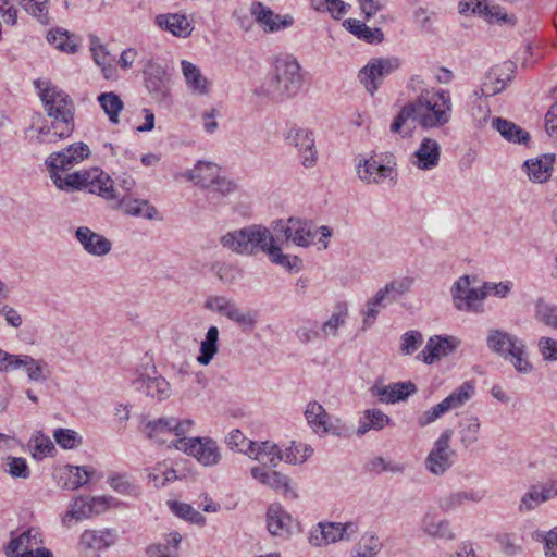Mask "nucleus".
<instances>
[{
    "mask_svg": "<svg viewBox=\"0 0 557 557\" xmlns=\"http://www.w3.org/2000/svg\"><path fill=\"white\" fill-rule=\"evenodd\" d=\"M293 518L282 507V505L274 503L268 507L267 510V528L268 531L274 536H286L292 532Z\"/></svg>",
    "mask_w": 557,
    "mask_h": 557,
    "instance_id": "obj_24",
    "label": "nucleus"
},
{
    "mask_svg": "<svg viewBox=\"0 0 557 557\" xmlns=\"http://www.w3.org/2000/svg\"><path fill=\"white\" fill-rule=\"evenodd\" d=\"M248 451L250 457L259 461L264 467H277L282 461V451L277 445L269 441L259 444L249 442Z\"/></svg>",
    "mask_w": 557,
    "mask_h": 557,
    "instance_id": "obj_29",
    "label": "nucleus"
},
{
    "mask_svg": "<svg viewBox=\"0 0 557 557\" xmlns=\"http://www.w3.org/2000/svg\"><path fill=\"white\" fill-rule=\"evenodd\" d=\"M75 239L88 255L94 257H103L112 249V243L106 236L94 232L88 226L77 227Z\"/></svg>",
    "mask_w": 557,
    "mask_h": 557,
    "instance_id": "obj_16",
    "label": "nucleus"
},
{
    "mask_svg": "<svg viewBox=\"0 0 557 557\" xmlns=\"http://www.w3.org/2000/svg\"><path fill=\"white\" fill-rule=\"evenodd\" d=\"M412 284L413 280L408 276L395 278L380 288L373 297L368 299L366 308L362 311L363 329L372 326L379 315L380 309H384L388 305L396 302L410 290Z\"/></svg>",
    "mask_w": 557,
    "mask_h": 557,
    "instance_id": "obj_6",
    "label": "nucleus"
},
{
    "mask_svg": "<svg viewBox=\"0 0 557 557\" xmlns=\"http://www.w3.org/2000/svg\"><path fill=\"white\" fill-rule=\"evenodd\" d=\"M236 189L237 184L234 180L219 174L206 190L207 202L211 207H218L223 198L233 194Z\"/></svg>",
    "mask_w": 557,
    "mask_h": 557,
    "instance_id": "obj_34",
    "label": "nucleus"
},
{
    "mask_svg": "<svg viewBox=\"0 0 557 557\" xmlns=\"http://www.w3.org/2000/svg\"><path fill=\"white\" fill-rule=\"evenodd\" d=\"M30 443L33 449V457L36 459L42 458L52 449H54L52 441L49 437L45 436L44 434H38L34 436Z\"/></svg>",
    "mask_w": 557,
    "mask_h": 557,
    "instance_id": "obj_63",
    "label": "nucleus"
},
{
    "mask_svg": "<svg viewBox=\"0 0 557 557\" xmlns=\"http://www.w3.org/2000/svg\"><path fill=\"white\" fill-rule=\"evenodd\" d=\"M98 101L109 120L116 124L119 122V115L124 108L122 99L115 92L110 91L100 94Z\"/></svg>",
    "mask_w": 557,
    "mask_h": 557,
    "instance_id": "obj_49",
    "label": "nucleus"
},
{
    "mask_svg": "<svg viewBox=\"0 0 557 557\" xmlns=\"http://www.w3.org/2000/svg\"><path fill=\"white\" fill-rule=\"evenodd\" d=\"M357 532L358 527L355 522H319L310 531L309 542L321 547L337 541H349Z\"/></svg>",
    "mask_w": 557,
    "mask_h": 557,
    "instance_id": "obj_9",
    "label": "nucleus"
},
{
    "mask_svg": "<svg viewBox=\"0 0 557 557\" xmlns=\"http://www.w3.org/2000/svg\"><path fill=\"white\" fill-rule=\"evenodd\" d=\"M8 472L13 478L27 479L30 475V470L24 458L8 457L7 459Z\"/></svg>",
    "mask_w": 557,
    "mask_h": 557,
    "instance_id": "obj_62",
    "label": "nucleus"
},
{
    "mask_svg": "<svg viewBox=\"0 0 557 557\" xmlns=\"http://www.w3.org/2000/svg\"><path fill=\"white\" fill-rule=\"evenodd\" d=\"M343 26L357 38L369 44H380L384 39L383 32L379 27L370 28L363 22L356 18H347Z\"/></svg>",
    "mask_w": 557,
    "mask_h": 557,
    "instance_id": "obj_39",
    "label": "nucleus"
},
{
    "mask_svg": "<svg viewBox=\"0 0 557 557\" xmlns=\"http://www.w3.org/2000/svg\"><path fill=\"white\" fill-rule=\"evenodd\" d=\"M213 271L216 277L226 284H234L243 277V270L231 263H216Z\"/></svg>",
    "mask_w": 557,
    "mask_h": 557,
    "instance_id": "obj_58",
    "label": "nucleus"
},
{
    "mask_svg": "<svg viewBox=\"0 0 557 557\" xmlns=\"http://www.w3.org/2000/svg\"><path fill=\"white\" fill-rule=\"evenodd\" d=\"M536 318L548 326L557 327V306L539 301L536 304Z\"/></svg>",
    "mask_w": 557,
    "mask_h": 557,
    "instance_id": "obj_60",
    "label": "nucleus"
},
{
    "mask_svg": "<svg viewBox=\"0 0 557 557\" xmlns=\"http://www.w3.org/2000/svg\"><path fill=\"white\" fill-rule=\"evenodd\" d=\"M154 22L161 29L168 30L176 37L187 38L194 30L193 24L184 14H159Z\"/></svg>",
    "mask_w": 557,
    "mask_h": 557,
    "instance_id": "obj_26",
    "label": "nucleus"
},
{
    "mask_svg": "<svg viewBox=\"0 0 557 557\" xmlns=\"http://www.w3.org/2000/svg\"><path fill=\"white\" fill-rule=\"evenodd\" d=\"M45 111L52 122L63 129L61 134L74 131L75 106L70 96L50 82L37 79L34 82Z\"/></svg>",
    "mask_w": 557,
    "mask_h": 557,
    "instance_id": "obj_3",
    "label": "nucleus"
},
{
    "mask_svg": "<svg viewBox=\"0 0 557 557\" xmlns=\"http://www.w3.org/2000/svg\"><path fill=\"white\" fill-rule=\"evenodd\" d=\"M55 442L64 449H72L81 443L77 433L70 429H57L53 433Z\"/></svg>",
    "mask_w": 557,
    "mask_h": 557,
    "instance_id": "obj_61",
    "label": "nucleus"
},
{
    "mask_svg": "<svg viewBox=\"0 0 557 557\" xmlns=\"http://www.w3.org/2000/svg\"><path fill=\"white\" fill-rule=\"evenodd\" d=\"M481 422L478 416H469L459 422L458 434L465 448H470L479 441Z\"/></svg>",
    "mask_w": 557,
    "mask_h": 557,
    "instance_id": "obj_44",
    "label": "nucleus"
},
{
    "mask_svg": "<svg viewBox=\"0 0 557 557\" xmlns=\"http://www.w3.org/2000/svg\"><path fill=\"white\" fill-rule=\"evenodd\" d=\"M282 243L283 240L276 236L272 245H270L267 253L269 255L271 261L288 269L289 271H298L300 269L301 260L296 256L290 258L289 256L284 255L280 247V244Z\"/></svg>",
    "mask_w": 557,
    "mask_h": 557,
    "instance_id": "obj_47",
    "label": "nucleus"
},
{
    "mask_svg": "<svg viewBox=\"0 0 557 557\" xmlns=\"http://www.w3.org/2000/svg\"><path fill=\"white\" fill-rule=\"evenodd\" d=\"M391 423V418L380 409H368L360 418L357 435L362 436L370 430L380 431Z\"/></svg>",
    "mask_w": 557,
    "mask_h": 557,
    "instance_id": "obj_40",
    "label": "nucleus"
},
{
    "mask_svg": "<svg viewBox=\"0 0 557 557\" xmlns=\"http://www.w3.org/2000/svg\"><path fill=\"white\" fill-rule=\"evenodd\" d=\"M356 171L359 180L366 184H381L385 178L393 180L394 170L389 165L379 164L374 158H356Z\"/></svg>",
    "mask_w": 557,
    "mask_h": 557,
    "instance_id": "obj_15",
    "label": "nucleus"
},
{
    "mask_svg": "<svg viewBox=\"0 0 557 557\" xmlns=\"http://www.w3.org/2000/svg\"><path fill=\"white\" fill-rule=\"evenodd\" d=\"M422 334L418 331H408L401 336V352L404 355L413 354L422 344Z\"/></svg>",
    "mask_w": 557,
    "mask_h": 557,
    "instance_id": "obj_64",
    "label": "nucleus"
},
{
    "mask_svg": "<svg viewBox=\"0 0 557 557\" xmlns=\"http://www.w3.org/2000/svg\"><path fill=\"white\" fill-rule=\"evenodd\" d=\"M555 156L553 153L543 154L535 160L524 162L529 178L536 183L546 182L550 176Z\"/></svg>",
    "mask_w": 557,
    "mask_h": 557,
    "instance_id": "obj_37",
    "label": "nucleus"
},
{
    "mask_svg": "<svg viewBox=\"0 0 557 557\" xmlns=\"http://www.w3.org/2000/svg\"><path fill=\"white\" fill-rule=\"evenodd\" d=\"M515 369L522 374H529L533 370V366L528 359L527 346L524 342L516 346L508 359Z\"/></svg>",
    "mask_w": 557,
    "mask_h": 557,
    "instance_id": "obj_55",
    "label": "nucleus"
},
{
    "mask_svg": "<svg viewBox=\"0 0 557 557\" xmlns=\"http://www.w3.org/2000/svg\"><path fill=\"white\" fill-rule=\"evenodd\" d=\"M411 103L423 129L440 128L450 121L453 106L447 90L423 89Z\"/></svg>",
    "mask_w": 557,
    "mask_h": 557,
    "instance_id": "obj_1",
    "label": "nucleus"
},
{
    "mask_svg": "<svg viewBox=\"0 0 557 557\" xmlns=\"http://www.w3.org/2000/svg\"><path fill=\"white\" fill-rule=\"evenodd\" d=\"M441 146L433 139L425 137L421 140L418 149L414 151L411 163L422 171L435 169L440 163Z\"/></svg>",
    "mask_w": 557,
    "mask_h": 557,
    "instance_id": "obj_20",
    "label": "nucleus"
},
{
    "mask_svg": "<svg viewBox=\"0 0 557 557\" xmlns=\"http://www.w3.org/2000/svg\"><path fill=\"white\" fill-rule=\"evenodd\" d=\"M285 140L288 145L294 146L301 160V164L311 169L318 162V151L313 133L308 128L292 127L285 135Z\"/></svg>",
    "mask_w": 557,
    "mask_h": 557,
    "instance_id": "obj_10",
    "label": "nucleus"
},
{
    "mask_svg": "<svg viewBox=\"0 0 557 557\" xmlns=\"http://www.w3.org/2000/svg\"><path fill=\"white\" fill-rule=\"evenodd\" d=\"M113 201L115 202L113 208L121 209L125 214L143 216L147 220H156L158 216V210L147 200L126 196L120 197L117 194V199Z\"/></svg>",
    "mask_w": 557,
    "mask_h": 557,
    "instance_id": "obj_25",
    "label": "nucleus"
},
{
    "mask_svg": "<svg viewBox=\"0 0 557 557\" xmlns=\"http://www.w3.org/2000/svg\"><path fill=\"white\" fill-rule=\"evenodd\" d=\"M459 343L460 342L453 336H433L428 341L425 347L419 352L417 358L428 364H432L441 357L451 354L458 347Z\"/></svg>",
    "mask_w": 557,
    "mask_h": 557,
    "instance_id": "obj_19",
    "label": "nucleus"
},
{
    "mask_svg": "<svg viewBox=\"0 0 557 557\" xmlns=\"http://www.w3.org/2000/svg\"><path fill=\"white\" fill-rule=\"evenodd\" d=\"M372 395L379 397L384 404H396L406 400L410 395L416 394L417 386L411 381L397 382L388 385L375 384L371 387Z\"/></svg>",
    "mask_w": 557,
    "mask_h": 557,
    "instance_id": "obj_18",
    "label": "nucleus"
},
{
    "mask_svg": "<svg viewBox=\"0 0 557 557\" xmlns=\"http://www.w3.org/2000/svg\"><path fill=\"white\" fill-rule=\"evenodd\" d=\"M454 306L459 311L482 313L486 290L470 287V276H460L450 288Z\"/></svg>",
    "mask_w": 557,
    "mask_h": 557,
    "instance_id": "obj_8",
    "label": "nucleus"
},
{
    "mask_svg": "<svg viewBox=\"0 0 557 557\" xmlns=\"http://www.w3.org/2000/svg\"><path fill=\"white\" fill-rule=\"evenodd\" d=\"M474 395V386L470 382H463L443 400L449 410L462 407Z\"/></svg>",
    "mask_w": 557,
    "mask_h": 557,
    "instance_id": "obj_50",
    "label": "nucleus"
},
{
    "mask_svg": "<svg viewBox=\"0 0 557 557\" xmlns=\"http://www.w3.org/2000/svg\"><path fill=\"white\" fill-rule=\"evenodd\" d=\"M274 239L275 236L265 226L251 224L227 232L221 237L220 242L224 248L235 253L255 256L259 251L267 252Z\"/></svg>",
    "mask_w": 557,
    "mask_h": 557,
    "instance_id": "obj_4",
    "label": "nucleus"
},
{
    "mask_svg": "<svg viewBox=\"0 0 557 557\" xmlns=\"http://www.w3.org/2000/svg\"><path fill=\"white\" fill-rule=\"evenodd\" d=\"M116 532L112 529L85 530L81 535V545L87 549L102 550L116 542Z\"/></svg>",
    "mask_w": 557,
    "mask_h": 557,
    "instance_id": "obj_32",
    "label": "nucleus"
},
{
    "mask_svg": "<svg viewBox=\"0 0 557 557\" xmlns=\"http://www.w3.org/2000/svg\"><path fill=\"white\" fill-rule=\"evenodd\" d=\"M73 37L67 30L61 28L52 29L47 34L48 42L54 46L55 49L66 53H75L77 51V44Z\"/></svg>",
    "mask_w": 557,
    "mask_h": 557,
    "instance_id": "obj_48",
    "label": "nucleus"
},
{
    "mask_svg": "<svg viewBox=\"0 0 557 557\" xmlns=\"http://www.w3.org/2000/svg\"><path fill=\"white\" fill-rule=\"evenodd\" d=\"M304 76L298 61L292 55L276 58L273 73L263 87L264 94L272 99H289L301 89Z\"/></svg>",
    "mask_w": 557,
    "mask_h": 557,
    "instance_id": "obj_2",
    "label": "nucleus"
},
{
    "mask_svg": "<svg viewBox=\"0 0 557 557\" xmlns=\"http://www.w3.org/2000/svg\"><path fill=\"white\" fill-rule=\"evenodd\" d=\"M304 414L308 425L315 434L325 435L331 431L330 414L320 403L309 401Z\"/></svg>",
    "mask_w": 557,
    "mask_h": 557,
    "instance_id": "obj_30",
    "label": "nucleus"
},
{
    "mask_svg": "<svg viewBox=\"0 0 557 557\" xmlns=\"http://www.w3.org/2000/svg\"><path fill=\"white\" fill-rule=\"evenodd\" d=\"M348 315V309L346 304H338L335 307V311L332 313L331 318L323 323L322 331L325 336L332 335L336 336L337 330L341 325L345 323V320Z\"/></svg>",
    "mask_w": 557,
    "mask_h": 557,
    "instance_id": "obj_53",
    "label": "nucleus"
},
{
    "mask_svg": "<svg viewBox=\"0 0 557 557\" xmlns=\"http://www.w3.org/2000/svg\"><path fill=\"white\" fill-rule=\"evenodd\" d=\"M274 231L280 230L284 234V240L301 247H308L313 239V233L307 222L290 218L286 222L278 221Z\"/></svg>",
    "mask_w": 557,
    "mask_h": 557,
    "instance_id": "obj_17",
    "label": "nucleus"
},
{
    "mask_svg": "<svg viewBox=\"0 0 557 557\" xmlns=\"http://www.w3.org/2000/svg\"><path fill=\"white\" fill-rule=\"evenodd\" d=\"M479 16L484 18L490 24L515 26L517 17L512 13H508L499 4L492 3L490 0H485L483 7H479Z\"/></svg>",
    "mask_w": 557,
    "mask_h": 557,
    "instance_id": "obj_35",
    "label": "nucleus"
},
{
    "mask_svg": "<svg viewBox=\"0 0 557 557\" xmlns=\"http://www.w3.org/2000/svg\"><path fill=\"white\" fill-rule=\"evenodd\" d=\"M203 306L206 309L221 313L227 319L230 318L231 312L236 308V304L225 296H209Z\"/></svg>",
    "mask_w": 557,
    "mask_h": 557,
    "instance_id": "obj_57",
    "label": "nucleus"
},
{
    "mask_svg": "<svg viewBox=\"0 0 557 557\" xmlns=\"http://www.w3.org/2000/svg\"><path fill=\"white\" fill-rule=\"evenodd\" d=\"M169 507L175 516L190 523L197 525H205L206 523V518L199 511L194 509L189 504L173 500L169 502Z\"/></svg>",
    "mask_w": 557,
    "mask_h": 557,
    "instance_id": "obj_51",
    "label": "nucleus"
},
{
    "mask_svg": "<svg viewBox=\"0 0 557 557\" xmlns=\"http://www.w3.org/2000/svg\"><path fill=\"white\" fill-rule=\"evenodd\" d=\"M24 10L35 17L40 24H49L48 0H25Z\"/></svg>",
    "mask_w": 557,
    "mask_h": 557,
    "instance_id": "obj_59",
    "label": "nucleus"
},
{
    "mask_svg": "<svg viewBox=\"0 0 557 557\" xmlns=\"http://www.w3.org/2000/svg\"><path fill=\"white\" fill-rule=\"evenodd\" d=\"M89 154L90 149L86 144L76 143L70 145L62 151L51 153L46 160V164L51 172L57 170L66 171L73 165L88 158Z\"/></svg>",
    "mask_w": 557,
    "mask_h": 557,
    "instance_id": "obj_14",
    "label": "nucleus"
},
{
    "mask_svg": "<svg viewBox=\"0 0 557 557\" xmlns=\"http://www.w3.org/2000/svg\"><path fill=\"white\" fill-rule=\"evenodd\" d=\"M169 446L195 457L205 467L215 466L221 460L216 442L208 437H182L172 441Z\"/></svg>",
    "mask_w": 557,
    "mask_h": 557,
    "instance_id": "obj_7",
    "label": "nucleus"
},
{
    "mask_svg": "<svg viewBox=\"0 0 557 557\" xmlns=\"http://www.w3.org/2000/svg\"><path fill=\"white\" fill-rule=\"evenodd\" d=\"M90 52L92 60L101 69L103 77L109 81L116 79L117 71L113 64L114 59L97 36H90Z\"/></svg>",
    "mask_w": 557,
    "mask_h": 557,
    "instance_id": "obj_27",
    "label": "nucleus"
},
{
    "mask_svg": "<svg viewBox=\"0 0 557 557\" xmlns=\"http://www.w3.org/2000/svg\"><path fill=\"white\" fill-rule=\"evenodd\" d=\"M543 494L537 485H531L529 490L521 496L518 511L520 513L529 512L536 509L542 503H545Z\"/></svg>",
    "mask_w": 557,
    "mask_h": 557,
    "instance_id": "obj_52",
    "label": "nucleus"
},
{
    "mask_svg": "<svg viewBox=\"0 0 557 557\" xmlns=\"http://www.w3.org/2000/svg\"><path fill=\"white\" fill-rule=\"evenodd\" d=\"M182 73L186 82L187 89L197 96H206L210 91V82L202 75L200 69L194 63L183 60L181 62Z\"/></svg>",
    "mask_w": 557,
    "mask_h": 557,
    "instance_id": "obj_28",
    "label": "nucleus"
},
{
    "mask_svg": "<svg viewBox=\"0 0 557 557\" xmlns=\"http://www.w3.org/2000/svg\"><path fill=\"white\" fill-rule=\"evenodd\" d=\"M219 174L220 168L218 164L207 161H198L194 169L186 172L185 176L187 180L207 190Z\"/></svg>",
    "mask_w": 557,
    "mask_h": 557,
    "instance_id": "obj_36",
    "label": "nucleus"
},
{
    "mask_svg": "<svg viewBox=\"0 0 557 557\" xmlns=\"http://www.w3.org/2000/svg\"><path fill=\"white\" fill-rule=\"evenodd\" d=\"M133 385L137 391H141L148 397L159 401L168 399L172 394L170 383L161 375L140 374L133 381Z\"/></svg>",
    "mask_w": 557,
    "mask_h": 557,
    "instance_id": "obj_21",
    "label": "nucleus"
},
{
    "mask_svg": "<svg viewBox=\"0 0 557 557\" xmlns=\"http://www.w3.org/2000/svg\"><path fill=\"white\" fill-rule=\"evenodd\" d=\"M218 341H219V330L216 326H210L206 333L205 339L200 344V352L197 357V361L207 366L211 362L213 357L218 352Z\"/></svg>",
    "mask_w": 557,
    "mask_h": 557,
    "instance_id": "obj_46",
    "label": "nucleus"
},
{
    "mask_svg": "<svg viewBox=\"0 0 557 557\" xmlns=\"http://www.w3.org/2000/svg\"><path fill=\"white\" fill-rule=\"evenodd\" d=\"M144 75L145 86L151 98L158 103L168 106L170 102V87L165 69L150 60L144 69Z\"/></svg>",
    "mask_w": 557,
    "mask_h": 557,
    "instance_id": "obj_11",
    "label": "nucleus"
},
{
    "mask_svg": "<svg viewBox=\"0 0 557 557\" xmlns=\"http://www.w3.org/2000/svg\"><path fill=\"white\" fill-rule=\"evenodd\" d=\"M54 184L60 189H86L90 194L98 195L106 200H116L117 191L111 177L98 168L77 171L67 174L64 178L52 175Z\"/></svg>",
    "mask_w": 557,
    "mask_h": 557,
    "instance_id": "obj_5",
    "label": "nucleus"
},
{
    "mask_svg": "<svg viewBox=\"0 0 557 557\" xmlns=\"http://www.w3.org/2000/svg\"><path fill=\"white\" fill-rule=\"evenodd\" d=\"M417 122L414 109L412 103L409 102L400 109L393 123L391 124V132L400 134L403 137L410 136Z\"/></svg>",
    "mask_w": 557,
    "mask_h": 557,
    "instance_id": "obj_43",
    "label": "nucleus"
},
{
    "mask_svg": "<svg viewBox=\"0 0 557 557\" xmlns=\"http://www.w3.org/2000/svg\"><path fill=\"white\" fill-rule=\"evenodd\" d=\"M182 536L178 532H172L165 544L158 543L147 547L148 557H178V545Z\"/></svg>",
    "mask_w": 557,
    "mask_h": 557,
    "instance_id": "obj_45",
    "label": "nucleus"
},
{
    "mask_svg": "<svg viewBox=\"0 0 557 557\" xmlns=\"http://www.w3.org/2000/svg\"><path fill=\"white\" fill-rule=\"evenodd\" d=\"M63 128L58 126L57 123L52 122L51 126H42L38 129V134L35 137L37 144H53L60 139L67 138L71 136L73 131L67 134H61Z\"/></svg>",
    "mask_w": 557,
    "mask_h": 557,
    "instance_id": "obj_56",
    "label": "nucleus"
},
{
    "mask_svg": "<svg viewBox=\"0 0 557 557\" xmlns=\"http://www.w3.org/2000/svg\"><path fill=\"white\" fill-rule=\"evenodd\" d=\"M174 417H163L144 424L145 435L157 444H165L174 435Z\"/></svg>",
    "mask_w": 557,
    "mask_h": 557,
    "instance_id": "obj_33",
    "label": "nucleus"
},
{
    "mask_svg": "<svg viewBox=\"0 0 557 557\" xmlns=\"http://www.w3.org/2000/svg\"><path fill=\"white\" fill-rule=\"evenodd\" d=\"M523 341L513 334H510L502 329H492L487 333L486 346L487 348L504 359H509L511 350L520 345Z\"/></svg>",
    "mask_w": 557,
    "mask_h": 557,
    "instance_id": "obj_23",
    "label": "nucleus"
},
{
    "mask_svg": "<svg viewBox=\"0 0 557 557\" xmlns=\"http://www.w3.org/2000/svg\"><path fill=\"white\" fill-rule=\"evenodd\" d=\"M423 530L425 533L433 537L453 540L455 539L454 532L449 528L448 521L442 520L438 522L433 521L430 517L423 519Z\"/></svg>",
    "mask_w": 557,
    "mask_h": 557,
    "instance_id": "obj_54",
    "label": "nucleus"
},
{
    "mask_svg": "<svg viewBox=\"0 0 557 557\" xmlns=\"http://www.w3.org/2000/svg\"><path fill=\"white\" fill-rule=\"evenodd\" d=\"M504 74L503 67H493L484 77L481 86V95L492 97L504 90L507 86V82L510 81V75L503 77Z\"/></svg>",
    "mask_w": 557,
    "mask_h": 557,
    "instance_id": "obj_42",
    "label": "nucleus"
},
{
    "mask_svg": "<svg viewBox=\"0 0 557 557\" xmlns=\"http://www.w3.org/2000/svg\"><path fill=\"white\" fill-rule=\"evenodd\" d=\"M399 66L397 59H375L369 62L359 72V79L364 85L366 89L373 94L383 78L389 75Z\"/></svg>",
    "mask_w": 557,
    "mask_h": 557,
    "instance_id": "obj_13",
    "label": "nucleus"
},
{
    "mask_svg": "<svg viewBox=\"0 0 557 557\" xmlns=\"http://www.w3.org/2000/svg\"><path fill=\"white\" fill-rule=\"evenodd\" d=\"M40 544L41 533L37 529H28L9 542L5 554L8 557H20V554H25Z\"/></svg>",
    "mask_w": 557,
    "mask_h": 557,
    "instance_id": "obj_31",
    "label": "nucleus"
},
{
    "mask_svg": "<svg viewBox=\"0 0 557 557\" xmlns=\"http://www.w3.org/2000/svg\"><path fill=\"white\" fill-rule=\"evenodd\" d=\"M492 125L507 141L525 144L530 139V135L527 131L506 119L495 117L493 119Z\"/></svg>",
    "mask_w": 557,
    "mask_h": 557,
    "instance_id": "obj_38",
    "label": "nucleus"
},
{
    "mask_svg": "<svg viewBox=\"0 0 557 557\" xmlns=\"http://www.w3.org/2000/svg\"><path fill=\"white\" fill-rule=\"evenodd\" d=\"M17 369H23L32 382L44 383L51 376L47 361L35 359L29 355H17L14 358L13 371Z\"/></svg>",
    "mask_w": 557,
    "mask_h": 557,
    "instance_id": "obj_22",
    "label": "nucleus"
},
{
    "mask_svg": "<svg viewBox=\"0 0 557 557\" xmlns=\"http://www.w3.org/2000/svg\"><path fill=\"white\" fill-rule=\"evenodd\" d=\"M451 436L453 431L450 429L445 430L426 457V469L433 474L441 475L453 465L454 450L449 448Z\"/></svg>",
    "mask_w": 557,
    "mask_h": 557,
    "instance_id": "obj_12",
    "label": "nucleus"
},
{
    "mask_svg": "<svg viewBox=\"0 0 557 557\" xmlns=\"http://www.w3.org/2000/svg\"><path fill=\"white\" fill-rule=\"evenodd\" d=\"M96 504L104 505V498L92 497L89 499L83 496L75 498L73 504H71V509L62 518V522L66 524L72 519L78 521L87 518Z\"/></svg>",
    "mask_w": 557,
    "mask_h": 557,
    "instance_id": "obj_41",
    "label": "nucleus"
}]
</instances>
